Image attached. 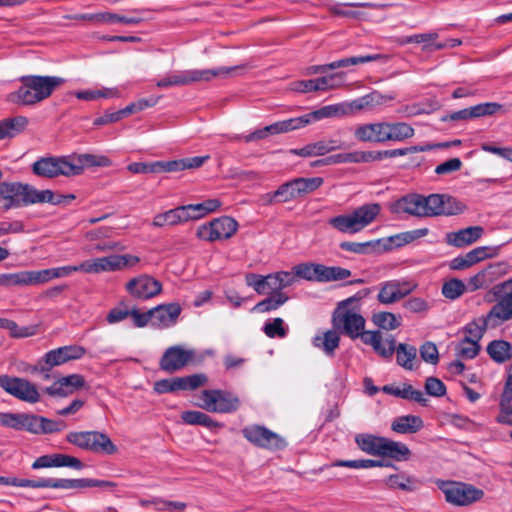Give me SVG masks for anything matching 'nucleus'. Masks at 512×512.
Returning a JSON list of instances; mask_svg holds the SVG:
<instances>
[{
  "instance_id": "603ef678",
  "label": "nucleus",
  "mask_w": 512,
  "mask_h": 512,
  "mask_svg": "<svg viewBox=\"0 0 512 512\" xmlns=\"http://www.w3.org/2000/svg\"><path fill=\"white\" fill-rule=\"evenodd\" d=\"M22 272L23 286L40 285L54 279L51 268L44 270H24Z\"/></svg>"
},
{
  "instance_id": "6e6d98bb",
  "label": "nucleus",
  "mask_w": 512,
  "mask_h": 512,
  "mask_svg": "<svg viewBox=\"0 0 512 512\" xmlns=\"http://www.w3.org/2000/svg\"><path fill=\"white\" fill-rule=\"evenodd\" d=\"M288 296L285 293H274L269 298H266L255 305L253 310L265 313L278 309L280 306L288 301Z\"/></svg>"
},
{
  "instance_id": "7c9ffc66",
  "label": "nucleus",
  "mask_w": 512,
  "mask_h": 512,
  "mask_svg": "<svg viewBox=\"0 0 512 512\" xmlns=\"http://www.w3.org/2000/svg\"><path fill=\"white\" fill-rule=\"evenodd\" d=\"M484 234V228L481 226H471L448 233L446 242L454 247L462 248L478 241Z\"/></svg>"
},
{
  "instance_id": "a19ab883",
  "label": "nucleus",
  "mask_w": 512,
  "mask_h": 512,
  "mask_svg": "<svg viewBox=\"0 0 512 512\" xmlns=\"http://www.w3.org/2000/svg\"><path fill=\"white\" fill-rule=\"evenodd\" d=\"M488 328H491V325L488 323L485 316H481L467 323L461 329V333L464 335L463 338L480 343Z\"/></svg>"
},
{
  "instance_id": "79ce46f5",
  "label": "nucleus",
  "mask_w": 512,
  "mask_h": 512,
  "mask_svg": "<svg viewBox=\"0 0 512 512\" xmlns=\"http://www.w3.org/2000/svg\"><path fill=\"white\" fill-rule=\"evenodd\" d=\"M410 455L411 451L404 443L385 438L380 456L405 461L409 459Z\"/></svg>"
},
{
  "instance_id": "49530a36",
  "label": "nucleus",
  "mask_w": 512,
  "mask_h": 512,
  "mask_svg": "<svg viewBox=\"0 0 512 512\" xmlns=\"http://www.w3.org/2000/svg\"><path fill=\"white\" fill-rule=\"evenodd\" d=\"M378 60L387 61L388 56L382 55V54H372V55H365V56H353L349 58H344L341 60H337L334 62H331L328 64V67L330 70L338 69L341 67H347L350 65H357V64H364L369 62H374Z\"/></svg>"
},
{
  "instance_id": "c756f323",
  "label": "nucleus",
  "mask_w": 512,
  "mask_h": 512,
  "mask_svg": "<svg viewBox=\"0 0 512 512\" xmlns=\"http://www.w3.org/2000/svg\"><path fill=\"white\" fill-rule=\"evenodd\" d=\"M362 342L372 346L373 350L383 358H390L395 352V338L393 336L382 339L379 331H366L362 335Z\"/></svg>"
},
{
  "instance_id": "de8ad7c7",
  "label": "nucleus",
  "mask_w": 512,
  "mask_h": 512,
  "mask_svg": "<svg viewBox=\"0 0 512 512\" xmlns=\"http://www.w3.org/2000/svg\"><path fill=\"white\" fill-rule=\"evenodd\" d=\"M291 272L295 275V282L297 281V278L320 282L321 264H298L292 268Z\"/></svg>"
},
{
  "instance_id": "e2e57ef3",
  "label": "nucleus",
  "mask_w": 512,
  "mask_h": 512,
  "mask_svg": "<svg viewBox=\"0 0 512 512\" xmlns=\"http://www.w3.org/2000/svg\"><path fill=\"white\" fill-rule=\"evenodd\" d=\"M268 280V275L263 276L256 273H247L245 275L246 285L253 288L259 295L266 294V290L268 289Z\"/></svg>"
},
{
  "instance_id": "3c124183",
  "label": "nucleus",
  "mask_w": 512,
  "mask_h": 512,
  "mask_svg": "<svg viewBox=\"0 0 512 512\" xmlns=\"http://www.w3.org/2000/svg\"><path fill=\"white\" fill-rule=\"evenodd\" d=\"M397 363L406 370L414 369V361L416 359L417 350L414 346L407 344H399L396 349Z\"/></svg>"
},
{
  "instance_id": "ea45409f",
  "label": "nucleus",
  "mask_w": 512,
  "mask_h": 512,
  "mask_svg": "<svg viewBox=\"0 0 512 512\" xmlns=\"http://www.w3.org/2000/svg\"><path fill=\"white\" fill-rule=\"evenodd\" d=\"M423 427V421L420 417L414 415L400 416L396 418L391 425L394 432L399 434L416 433Z\"/></svg>"
},
{
  "instance_id": "412c9836",
  "label": "nucleus",
  "mask_w": 512,
  "mask_h": 512,
  "mask_svg": "<svg viewBox=\"0 0 512 512\" xmlns=\"http://www.w3.org/2000/svg\"><path fill=\"white\" fill-rule=\"evenodd\" d=\"M85 352V348L78 345L63 346L50 350L43 357V362L47 367H41L40 371H48L54 366L62 365L70 360L80 359Z\"/></svg>"
},
{
  "instance_id": "8fccbe9b",
  "label": "nucleus",
  "mask_w": 512,
  "mask_h": 512,
  "mask_svg": "<svg viewBox=\"0 0 512 512\" xmlns=\"http://www.w3.org/2000/svg\"><path fill=\"white\" fill-rule=\"evenodd\" d=\"M373 323L383 330H395L401 326L402 317L391 312L381 311L372 316Z\"/></svg>"
},
{
  "instance_id": "423d86ee",
  "label": "nucleus",
  "mask_w": 512,
  "mask_h": 512,
  "mask_svg": "<svg viewBox=\"0 0 512 512\" xmlns=\"http://www.w3.org/2000/svg\"><path fill=\"white\" fill-rule=\"evenodd\" d=\"M198 397V406L208 412L232 413L240 406L239 398L225 390H203Z\"/></svg>"
},
{
  "instance_id": "c9c22d12",
  "label": "nucleus",
  "mask_w": 512,
  "mask_h": 512,
  "mask_svg": "<svg viewBox=\"0 0 512 512\" xmlns=\"http://www.w3.org/2000/svg\"><path fill=\"white\" fill-rule=\"evenodd\" d=\"M29 123L25 116H16L0 120V140L13 138L24 131Z\"/></svg>"
},
{
  "instance_id": "4468645a",
  "label": "nucleus",
  "mask_w": 512,
  "mask_h": 512,
  "mask_svg": "<svg viewBox=\"0 0 512 512\" xmlns=\"http://www.w3.org/2000/svg\"><path fill=\"white\" fill-rule=\"evenodd\" d=\"M0 387L15 398L28 403L40 401V393L35 384L27 379L0 375Z\"/></svg>"
},
{
  "instance_id": "1a4fd4ad",
  "label": "nucleus",
  "mask_w": 512,
  "mask_h": 512,
  "mask_svg": "<svg viewBox=\"0 0 512 512\" xmlns=\"http://www.w3.org/2000/svg\"><path fill=\"white\" fill-rule=\"evenodd\" d=\"M139 261V257L130 254L110 255L83 261L81 268L84 273L99 274L102 272H113L122 270L126 267H132Z\"/></svg>"
},
{
  "instance_id": "4d7b16f0",
  "label": "nucleus",
  "mask_w": 512,
  "mask_h": 512,
  "mask_svg": "<svg viewBox=\"0 0 512 512\" xmlns=\"http://www.w3.org/2000/svg\"><path fill=\"white\" fill-rule=\"evenodd\" d=\"M351 276V271L338 266H325L321 264L320 282L339 281Z\"/></svg>"
},
{
  "instance_id": "7ed1b4c3",
  "label": "nucleus",
  "mask_w": 512,
  "mask_h": 512,
  "mask_svg": "<svg viewBox=\"0 0 512 512\" xmlns=\"http://www.w3.org/2000/svg\"><path fill=\"white\" fill-rule=\"evenodd\" d=\"M236 69H238V66L178 71L159 80L156 85L159 88H168L190 85L196 82H208L214 78H225Z\"/></svg>"
},
{
  "instance_id": "c85d7f7f",
  "label": "nucleus",
  "mask_w": 512,
  "mask_h": 512,
  "mask_svg": "<svg viewBox=\"0 0 512 512\" xmlns=\"http://www.w3.org/2000/svg\"><path fill=\"white\" fill-rule=\"evenodd\" d=\"M353 134L355 139L359 142L385 143V121L357 125Z\"/></svg>"
},
{
  "instance_id": "f8f14e48",
  "label": "nucleus",
  "mask_w": 512,
  "mask_h": 512,
  "mask_svg": "<svg viewBox=\"0 0 512 512\" xmlns=\"http://www.w3.org/2000/svg\"><path fill=\"white\" fill-rule=\"evenodd\" d=\"M32 171L42 178L73 177L70 155L42 157L33 163Z\"/></svg>"
},
{
  "instance_id": "864d4df0",
  "label": "nucleus",
  "mask_w": 512,
  "mask_h": 512,
  "mask_svg": "<svg viewBox=\"0 0 512 512\" xmlns=\"http://www.w3.org/2000/svg\"><path fill=\"white\" fill-rule=\"evenodd\" d=\"M384 483L389 489L403 491H413L415 489V481L404 473L390 475L384 480Z\"/></svg>"
},
{
  "instance_id": "bb28decb",
  "label": "nucleus",
  "mask_w": 512,
  "mask_h": 512,
  "mask_svg": "<svg viewBox=\"0 0 512 512\" xmlns=\"http://www.w3.org/2000/svg\"><path fill=\"white\" fill-rule=\"evenodd\" d=\"M181 310V306L178 303L161 304L152 308V326L167 328L174 325Z\"/></svg>"
},
{
  "instance_id": "13d9d810",
  "label": "nucleus",
  "mask_w": 512,
  "mask_h": 512,
  "mask_svg": "<svg viewBox=\"0 0 512 512\" xmlns=\"http://www.w3.org/2000/svg\"><path fill=\"white\" fill-rule=\"evenodd\" d=\"M298 197L302 198L315 190H317L320 186H322L324 180L321 177H311L304 178L298 177L295 178Z\"/></svg>"
},
{
  "instance_id": "20e7f679",
  "label": "nucleus",
  "mask_w": 512,
  "mask_h": 512,
  "mask_svg": "<svg viewBox=\"0 0 512 512\" xmlns=\"http://www.w3.org/2000/svg\"><path fill=\"white\" fill-rule=\"evenodd\" d=\"M492 293L498 301L491 307L485 316L491 328L512 320V278L494 285Z\"/></svg>"
},
{
  "instance_id": "f3484780",
  "label": "nucleus",
  "mask_w": 512,
  "mask_h": 512,
  "mask_svg": "<svg viewBox=\"0 0 512 512\" xmlns=\"http://www.w3.org/2000/svg\"><path fill=\"white\" fill-rule=\"evenodd\" d=\"M194 356L193 350L185 349L179 345L172 346L162 355L159 366L163 371L173 373L184 368L193 360Z\"/></svg>"
},
{
  "instance_id": "b1692460",
  "label": "nucleus",
  "mask_w": 512,
  "mask_h": 512,
  "mask_svg": "<svg viewBox=\"0 0 512 512\" xmlns=\"http://www.w3.org/2000/svg\"><path fill=\"white\" fill-rule=\"evenodd\" d=\"M390 211L395 214L425 217L424 196L416 193L405 195L390 205Z\"/></svg>"
},
{
  "instance_id": "473e14b6",
  "label": "nucleus",
  "mask_w": 512,
  "mask_h": 512,
  "mask_svg": "<svg viewBox=\"0 0 512 512\" xmlns=\"http://www.w3.org/2000/svg\"><path fill=\"white\" fill-rule=\"evenodd\" d=\"M344 6L350 7H365L370 9L383 10L392 6L390 3H371V2H357V3H346V4H335L329 7L332 14L336 16L348 17V18H361L362 13L359 11H351L344 9Z\"/></svg>"
},
{
  "instance_id": "72a5a7b5",
  "label": "nucleus",
  "mask_w": 512,
  "mask_h": 512,
  "mask_svg": "<svg viewBox=\"0 0 512 512\" xmlns=\"http://www.w3.org/2000/svg\"><path fill=\"white\" fill-rule=\"evenodd\" d=\"M220 205L221 203L218 199H208L202 203L184 205L180 206V208L183 209L188 222L190 220L200 219L205 215L216 211Z\"/></svg>"
},
{
  "instance_id": "e433bc0d",
  "label": "nucleus",
  "mask_w": 512,
  "mask_h": 512,
  "mask_svg": "<svg viewBox=\"0 0 512 512\" xmlns=\"http://www.w3.org/2000/svg\"><path fill=\"white\" fill-rule=\"evenodd\" d=\"M25 206L40 204V203H50L54 205L60 204V197H56V194L49 190H38L35 187L26 184V192H25Z\"/></svg>"
},
{
  "instance_id": "338daca9",
  "label": "nucleus",
  "mask_w": 512,
  "mask_h": 512,
  "mask_svg": "<svg viewBox=\"0 0 512 512\" xmlns=\"http://www.w3.org/2000/svg\"><path fill=\"white\" fill-rule=\"evenodd\" d=\"M473 118L492 116L503 109V105L496 102L480 103L472 106Z\"/></svg>"
},
{
  "instance_id": "4c0bfd02",
  "label": "nucleus",
  "mask_w": 512,
  "mask_h": 512,
  "mask_svg": "<svg viewBox=\"0 0 512 512\" xmlns=\"http://www.w3.org/2000/svg\"><path fill=\"white\" fill-rule=\"evenodd\" d=\"M489 357L496 363L502 364L512 358V345L506 340H493L486 348Z\"/></svg>"
},
{
  "instance_id": "5701e85b",
  "label": "nucleus",
  "mask_w": 512,
  "mask_h": 512,
  "mask_svg": "<svg viewBox=\"0 0 512 512\" xmlns=\"http://www.w3.org/2000/svg\"><path fill=\"white\" fill-rule=\"evenodd\" d=\"M348 115L346 107L342 104H333L323 106L311 113L292 118L295 130L305 127L312 122L322 120L324 118L338 117Z\"/></svg>"
},
{
  "instance_id": "9d476101",
  "label": "nucleus",
  "mask_w": 512,
  "mask_h": 512,
  "mask_svg": "<svg viewBox=\"0 0 512 512\" xmlns=\"http://www.w3.org/2000/svg\"><path fill=\"white\" fill-rule=\"evenodd\" d=\"M243 437L251 444L268 449L282 450L287 446L286 440L279 434L262 425H249L242 429Z\"/></svg>"
},
{
  "instance_id": "052dcab7",
  "label": "nucleus",
  "mask_w": 512,
  "mask_h": 512,
  "mask_svg": "<svg viewBox=\"0 0 512 512\" xmlns=\"http://www.w3.org/2000/svg\"><path fill=\"white\" fill-rule=\"evenodd\" d=\"M498 254L499 246H480L467 253L472 265L485 259L496 257Z\"/></svg>"
},
{
  "instance_id": "aec40b11",
  "label": "nucleus",
  "mask_w": 512,
  "mask_h": 512,
  "mask_svg": "<svg viewBox=\"0 0 512 512\" xmlns=\"http://www.w3.org/2000/svg\"><path fill=\"white\" fill-rule=\"evenodd\" d=\"M126 290L134 298L150 299L162 291V284L149 275H140L126 283Z\"/></svg>"
},
{
  "instance_id": "dca6fc26",
  "label": "nucleus",
  "mask_w": 512,
  "mask_h": 512,
  "mask_svg": "<svg viewBox=\"0 0 512 512\" xmlns=\"http://www.w3.org/2000/svg\"><path fill=\"white\" fill-rule=\"evenodd\" d=\"M509 272V264L506 262H497L488 265L477 272L467 280V291L475 292L481 289H487L499 278Z\"/></svg>"
},
{
  "instance_id": "58836bf2",
  "label": "nucleus",
  "mask_w": 512,
  "mask_h": 512,
  "mask_svg": "<svg viewBox=\"0 0 512 512\" xmlns=\"http://www.w3.org/2000/svg\"><path fill=\"white\" fill-rule=\"evenodd\" d=\"M184 222H187V218L184 215L183 209L179 206L155 215L151 225L155 228H163L166 226H175Z\"/></svg>"
},
{
  "instance_id": "bf43d9fd",
  "label": "nucleus",
  "mask_w": 512,
  "mask_h": 512,
  "mask_svg": "<svg viewBox=\"0 0 512 512\" xmlns=\"http://www.w3.org/2000/svg\"><path fill=\"white\" fill-rule=\"evenodd\" d=\"M79 100L93 101L99 98L119 97V91L116 88H103L99 90H84L75 93Z\"/></svg>"
},
{
  "instance_id": "a878e982",
  "label": "nucleus",
  "mask_w": 512,
  "mask_h": 512,
  "mask_svg": "<svg viewBox=\"0 0 512 512\" xmlns=\"http://www.w3.org/2000/svg\"><path fill=\"white\" fill-rule=\"evenodd\" d=\"M70 160L73 176L81 175L86 168L112 165V161L107 156L90 153L70 154Z\"/></svg>"
},
{
  "instance_id": "0e129e2a",
  "label": "nucleus",
  "mask_w": 512,
  "mask_h": 512,
  "mask_svg": "<svg viewBox=\"0 0 512 512\" xmlns=\"http://www.w3.org/2000/svg\"><path fill=\"white\" fill-rule=\"evenodd\" d=\"M325 146L322 140L314 143H309L302 148L292 149L291 153L301 157H315L326 155Z\"/></svg>"
},
{
  "instance_id": "a211bd4d",
  "label": "nucleus",
  "mask_w": 512,
  "mask_h": 512,
  "mask_svg": "<svg viewBox=\"0 0 512 512\" xmlns=\"http://www.w3.org/2000/svg\"><path fill=\"white\" fill-rule=\"evenodd\" d=\"M416 284L405 280H391L381 284L377 299L381 304H392L410 294Z\"/></svg>"
},
{
  "instance_id": "9b49d317",
  "label": "nucleus",
  "mask_w": 512,
  "mask_h": 512,
  "mask_svg": "<svg viewBox=\"0 0 512 512\" xmlns=\"http://www.w3.org/2000/svg\"><path fill=\"white\" fill-rule=\"evenodd\" d=\"M238 229V223L229 216H222L197 228L196 236L204 241L214 242L231 238Z\"/></svg>"
},
{
  "instance_id": "39448f33",
  "label": "nucleus",
  "mask_w": 512,
  "mask_h": 512,
  "mask_svg": "<svg viewBox=\"0 0 512 512\" xmlns=\"http://www.w3.org/2000/svg\"><path fill=\"white\" fill-rule=\"evenodd\" d=\"M66 441L96 454L113 455L118 451L110 437L99 431L69 432L66 435Z\"/></svg>"
},
{
  "instance_id": "f257e3e1",
  "label": "nucleus",
  "mask_w": 512,
  "mask_h": 512,
  "mask_svg": "<svg viewBox=\"0 0 512 512\" xmlns=\"http://www.w3.org/2000/svg\"><path fill=\"white\" fill-rule=\"evenodd\" d=\"M21 86L8 95V101L28 106L47 99L65 80L57 76L28 75L20 79Z\"/></svg>"
},
{
  "instance_id": "37998d69",
  "label": "nucleus",
  "mask_w": 512,
  "mask_h": 512,
  "mask_svg": "<svg viewBox=\"0 0 512 512\" xmlns=\"http://www.w3.org/2000/svg\"><path fill=\"white\" fill-rule=\"evenodd\" d=\"M268 289L274 293L281 291L295 284V275L291 271H278L268 274Z\"/></svg>"
},
{
  "instance_id": "6e6552de",
  "label": "nucleus",
  "mask_w": 512,
  "mask_h": 512,
  "mask_svg": "<svg viewBox=\"0 0 512 512\" xmlns=\"http://www.w3.org/2000/svg\"><path fill=\"white\" fill-rule=\"evenodd\" d=\"M439 488L444 493L446 501L456 506L471 505L484 496L483 490L461 482L442 481Z\"/></svg>"
},
{
  "instance_id": "cd10ccee",
  "label": "nucleus",
  "mask_w": 512,
  "mask_h": 512,
  "mask_svg": "<svg viewBox=\"0 0 512 512\" xmlns=\"http://www.w3.org/2000/svg\"><path fill=\"white\" fill-rule=\"evenodd\" d=\"M394 99L395 97L393 95H383L377 91H374L354 99L351 102L343 103V105L346 107L348 114H351L353 112L369 110L377 106L385 105Z\"/></svg>"
},
{
  "instance_id": "f03ea898",
  "label": "nucleus",
  "mask_w": 512,
  "mask_h": 512,
  "mask_svg": "<svg viewBox=\"0 0 512 512\" xmlns=\"http://www.w3.org/2000/svg\"><path fill=\"white\" fill-rule=\"evenodd\" d=\"M381 206L378 203H367L354 209L349 214L329 219V224L344 234H355L362 231L378 217Z\"/></svg>"
},
{
  "instance_id": "c03bdc74",
  "label": "nucleus",
  "mask_w": 512,
  "mask_h": 512,
  "mask_svg": "<svg viewBox=\"0 0 512 512\" xmlns=\"http://www.w3.org/2000/svg\"><path fill=\"white\" fill-rule=\"evenodd\" d=\"M385 437L375 436L371 434L357 435L355 441L359 448L370 455L380 456Z\"/></svg>"
},
{
  "instance_id": "ddd939ff",
  "label": "nucleus",
  "mask_w": 512,
  "mask_h": 512,
  "mask_svg": "<svg viewBox=\"0 0 512 512\" xmlns=\"http://www.w3.org/2000/svg\"><path fill=\"white\" fill-rule=\"evenodd\" d=\"M425 217L457 215L466 210L465 204L446 194L424 196Z\"/></svg>"
},
{
  "instance_id": "2f4dec72",
  "label": "nucleus",
  "mask_w": 512,
  "mask_h": 512,
  "mask_svg": "<svg viewBox=\"0 0 512 512\" xmlns=\"http://www.w3.org/2000/svg\"><path fill=\"white\" fill-rule=\"evenodd\" d=\"M386 142H404L415 135V129L407 122L385 121Z\"/></svg>"
},
{
  "instance_id": "a18cd8bd",
  "label": "nucleus",
  "mask_w": 512,
  "mask_h": 512,
  "mask_svg": "<svg viewBox=\"0 0 512 512\" xmlns=\"http://www.w3.org/2000/svg\"><path fill=\"white\" fill-rule=\"evenodd\" d=\"M439 35L437 32H429V33H420V34H414L410 36H401L395 38V43L404 46L410 43L415 44H424L423 45V51H430L431 49V42L438 39Z\"/></svg>"
},
{
  "instance_id": "393cba45",
  "label": "nucleus",
  "mask_w": 512,
  "mask_h": 512,
  "mask_svg": "<svg viewBox=\"0 0 512 512\" xmlns=\"http://www.w3.org/2000/svg\"><path fill=\"white\" fill-rule=\"evenodd\" d=\"M85 386V379L80 374L64 376L45 388V392L52 397H66Z\"/></svg>"
},
{
  "instance_id": "f704fd0d",
  "label": "nucleus",
  "mask_w": 512,
  "mask_h": 512,
  "mask_svg": "<svg viewBox=\"0 0 512 512\" xmlns=\"http://www.w3.org/2000/svg\"><path fill=\"white\" fill-rule=\"evenodd\" d=\"M314 347L322 350L327 356H333L339 347L340 336L336 330L318 333L312 340Z\"/></svg>"
},
{
  "instance_id": "5fc2aeb1",
  "label": "nucleus",
  "mask_w": 512,
  "mask_h": 512,
  "mask_svg": "<svg viewBox=\"0 0 512 512\" xmlns=\"http://www.w3.org/2000/svg\"><path fill=\"white\" fill-rule=\"evenodd\" d=\"M480 343L462 338L455 345L456 355L463 359H474L480 352Z\"/></svg>"
},
{
  "instance_id": "09e8293b",
  "label": "nucleus",
  "mask_w": 512,
  "mask_h": 512,
  "mask_svg": "<svg viewBox=\"0 0 512 512\" xmlns=\"http://www.w3.org/2000/svg\"><path fill=\"white\" fill-rule=\"evenodd\" d=\"M467 291L466 284L464 281L458 278H451L444 281L441 293L442 295L451 301L457 300Z\"/></svg>"
},
{
  "instance_id": "69168bd1",
  "label": "nucleus",
  "mask_w": 512,
  "mask_h": 512,
  "mask_svg": "<svg viewBox=\"0 0 512 512\" xmlns=\"http://www.w3.org/2000/svg\"><path fill=\"white\" fill-rule=\"evenodd\" d=\"M263 331L269 338H284L287 335V328L284 327L282 318H274L265 323Z\"/></svg>"
},
{
  "instance_id": "680f3d73",
  "label": "nucleus",
  "mask_w": 512,
  "mask_h": 512,
  "mask_svg": "<svg viewBox=\"0 0 512 512\" xmlns=\"http://www.w3.org/2000/svg\"><path fill=\"white\" fill-rule=\"evenodd\" d=\"M428 229L421 228L412 231L403 232L394 236H391L389 240L397 247L403 246L405 244H409L414 240L424 237L427 235Z\"/></svg>"
},
{
  "instance_id": "4be33fe9",
  "label": "nucleus",
  "mask_w": 512,
  "mask_h": 512,
  "mask_svg": "<svg viewBox=\"0 0 512 512\" xmlns=\"http://www.w3.org/2000/svg\"><path fill=\"white\" fill-rule=\"evenodd\" d=\"M295 130L294 123L292 118L279 121L276 123H273L271 125L265 126L261 129H257L254 132L242 136V135H232L228 136V139L230 141H244L246 143L258 141L261 139L267 138L269 135H276L280 133H285Z\"/></svg>"
},
{
  "instance_id": "6ab92c4d",
  "label": "nucleus",
  "mask_w": 512,
  "mask_h": 512,
  "mask_svg": "<svg viewBox=\"0 0 512 512\" xmlns=\"http://www.w3.org/2000/svg\"><path fill=\"white\" fill-rule=\"evenodd\" d=\"M26 184L20 182L0 183V209L8 211L25 206Z\"/></svg>"
},
{
  "instance_id": "2eb2a0df",
  "label": "nucleus",
  "mask_w": 512,
  "mask_h": 512,
  "mask_svg": "<svg viewBox=\"0 0 512 512\" xmlns=\"http://www.w3.org/2000/svg\"><path fill=\"white\" fill-rule=\"evenodd\" d=\"M116 484L111 481L98 479H56L46 478L33 480L32 488H57V489H86L93 487L114 488Z\"/></svg>"
},
{
  "instance_id": "774afa93",
  "label": "nucleus",
  "mask_w": 512,
  "mask_h": 512,
  "mask_svg": "<svg viewBox=\"0 0 512 512\" xmlns=\"http://www.w3.org/2000/svg\"><path fill=\"white\" fill-rule=\"evenodd\" d=\"M277 189L278 195H280V203H287L299 198L295 179L281 184Z\"/></svg>"
},
{
  "instance_id": "0eeeda50",
  "label": "nucleus",
  "mask_w": 512,
  "mask_h": 512,
  "mask_svg": "<svg viewBox=\"0 0 512 512\" xmlns=\"http://www.w3.org/2000/svg\"><path fill=\"white\" fill-rule=\"evenodd\" d=\"M351 300L348 299L342 302L333 314V326L334 328L341 330L343 333L348 335L352 339L360 337L366 332L365 319L356 311L349 309L347 303Z\"/></svg>"
}]
</instances>
